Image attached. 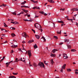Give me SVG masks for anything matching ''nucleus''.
Here are the masks:
<instances>
[{"label":"nucleus","mask_w":78,"mask_h":78,"mask_svg":"<svg viewBox=\"0 0 78 78\" xmlns=\"http://www.w3.org/2000/svg\"><path fill=\"white\" fill-rule=\"evenodd\" d=\"M19 22L16 21L14 22V24H15V25H16V24H19Z\"/></svg>","instance_id":"473e14b6"},{"label":"nucleus","mask_w":78,"mask_h":78,"mask_svg":"<svg viewBox=\"0 0 78 78\" xmlns=\"http://www.w3.org/2000/svg\"><path fill=\"white\" fill-rule=\"evenodd\" d=\"M38 28H37L39 30H40V29H41V28H42V27L41 26H40V25H39Z\"/></svg>","instance_id":"a878e982"},{"label":"nucleus","mask_w":78,"mask_h":78,"mask_svg":"<svg viewBox=\"0 0 78 78\" xmlns=\"http://www.w3.org/2000/svg\"><path fill=\"white\" fill-rule=\"evenodd\" d=\"M26 3H27V1H24V2H22L21 3V4L22 5H24V4H25Z\"/></svg>","instance_id":"aec40b11"},{"label":"nucleus","mask_w":78,"mask_h":78,"mask_svg":"<svg viewBox=\"0 0 78 78\" xmlns=\"http://www.w3.org/2000/svg\"><path fill=\"white\" fill-rule=\"evenodd\" d=\"M12 30H16V28H15V27H13Z\"/></svg>","instance_id":"774afa93"},{"label":"nucleus","mask_w":78,"mask_h":78,"mask_svg":"<svg viewBox=\"0 0 78 78\" xmlns=\"http://www.w3.org/2000/svg\"><path fill=\"white\" fill-rule=\"evenodd\" d=\"M12 62V61L10 62H7L5 63V64L6 65H8V64H9L11 63V62Z\"/></svg>","instance_id":"b1692460"},{"label":"nucleus","mask_w":78,"mask_h":78,"mask_svg":"<svg viewBox=\"0 0 78 78\" xmlns=\"http://www.w3.org/2000/svg\"><path fill=\"white\" fill-rule=\"evenodd\" d=\"M34 48H37V44H35V45L34 46Z\"/></svg>","instance_id":"6ab92c4d"},{"label":"nucleus","mask_w":78,"mask_h":78,"mask_svg":"<svg viewBox=\"0 0 78 78\" xmlns=\"http://www.w3.org/2000/svg\"><path fill=\"white\" fill-rule=\"evenodd\" d=\"M28 11L27 10H25L24 12H25L26 13H27V12H28Z\"/></svg>","instance_id":"a19ab883"},{"label":"nucleus","mask_w":78,"mask_h":78,"mask_svg":"<svg viewBox=\"0 0 78 78\" xmlns=\"http://www.w3.org/2000/svg\"><path fill=\"white\" fill-rule=\"evenodd\" d=\"M30 15H27V16L28 17H30Z\"/></svg>","instance_id":"0e129e2a"},{"label":"nucleus","mask_w":78,"mask_h":78,"mask_svg":"<svg viewBox=\"0 0 78 78\" xmlns=\"http://www.w3.org/2000/svg\"><path fill=\"white\" fill-rule=\"evenodd\" d=\"M20 14H24V13L23 12H20Z\"/></svg>","instance_id":"de8ad7c7"},{"label":"nucleus","mask_w":78,"mask_h":78,"mask_svg":"<svg viewBox=\"0 0 78 78\" xmlns=\"http://www.w3.org/2000/svg\"><path fill=\"white\" fill-rule=\"evenodd\" d=\"M18 46L17 45H15L14 44H13V45L11 46L12 48H16V47H17Z\"/></svg>","instance_id":"0eeeda50"},{"label":"nucleus","mask_w":78,"mask_h":78,"mask_svg":"<svg viewBox=\"0 0 78 78\" xmlns=\"http://www.w3.org/2000/svg\"><path fill=\"white\" fill-rule=\"evenodd\" d=\"M32 21H33L32 20H28V22H32Z\"/></svg>","instance_id":"69168bd1"},{"label":"nucleus","mask_w":78,"mask_h":78,"mask_svg":"<svg viewBox=\"0 0 78 78\" xmlns=\"http://www.w3.org/2000/svg\"><path fill=\"white\" fill-rule=\"evenodd\" d=\"M39 25H40L37 23H36L35 24H34L35 27V28H39Z\"/></svg>","instance_id":"423d86ee"},{"label":"nucleus","mask_w":78,"mask_h":78,"mask_svg":"<svg viewBox=\"0 0 78 78\" xmlns=\"http://www.w3.org/2000/svg\"><path fill=\"white\" fill-rule=\"evenodd\" d=\"M48 1L51 3H55V2L52 0H48Z\"/></svg>","instance_id":"f8f14e48"},{"label":"nucleus","mask_w":78,"mask_h":78,"mask_svg":"<svg viewBox=\"0 0 78 78\" xmlns=\"http://www.w3.org/2000/svg\"><path fill=\"white\" fill-rule=\"evenodd\" d=\"M22 58H21L20 59H19L18 60V62L19 61H23V62H25V60H22Z\"/></svg>","instance_id":"4be33fe9"},{"label":"nucleus","mask_w":78,"mask_h":78,"mask_svg":"<svg viewBox=\"0 0 78 78\" xmlns=\"http://www.w3.org/2000/svg\"><path fill=\"white\" fill-rule=\"evenodd\" d=\"M42 39H43L44 41V42H46V39H45V38L44 37H42Z\"/></svg>","instance_id":"c756f323"},{"label":"nucleus","mask_w":78,"mask_h":78,"mask_svg":"<svg viewBox=\"0 0 78 78\" xmlns=\"http://www.w3.org/2000/svg\"><path fill=\"white\" fill-rule=\"evenodd\" d=\"M16 12H17V11H16L15 12H12V14H13V15H16Z\"/></svg>","instance_id":"2f4dec72"},{"label":"nucleus","mask_w":78,"mask_h":78,"mask_svg":"<svg viewBox=\"0 0 78 78\" xmlns=\"http://www.w3.org/2000/svg\"><path fill=\"white\" fill-rule=\"evenodd\" d=\"M8 41H5V42L3 43V44H6V43H7Z\"/></svg>","instance_id":"8fccbe9b"},{"label":"nucleus","mask_w":78,"mask_h":78,"mask_svg":"<svg viewBox=\"0 0 78 78\" xmlns=\"http://www.w3.org/2000/svg\"><path fill=\"white\" fill-rule=\"evenodd\" d=\"M18 62V61L17 60H16L15 61L13 62Z\"/></svg>","instance_id":"3c124183"},{"label":"nucleus","mask_w":78,"mask_h":78,"mask_svg":"<svg viewBox=\"0 0 78 78\" xmlns=\"http://www.w3.org/2000/svg\"><path fill=\"white\" fill-rule=\"evenodd\" d=\"M62 44H63V43H62V42H61V43H59V45H62Z\"/></svg>","instance_id":"49530a36"},{"label":"nucleus","mask_w":78,"mask_h":78,"mask_svg":"<svg viewBox=\"0 0 78 78\" xmlns=\"http://www.w3.org/2000/svg\"><path fill=\"white\" fill-rule=\"evenodd\" d=\"M34 42V40H30L28 41V43L29 44H30V43H32V42Z\"/></svg>","instance_id":"1a4fd4ad"},{"label":"nucleus","mask_w":78,"mask_h":78,"mask_svg":"<svg viewBox=\"0 0 78 78\" xmlns=\"http://www.w3.org/2000/svg\"><path fill=\"white\" fill-rule=\"evenodd\" d=\"M14 52V51H13V50H12L11 51V53H12Z\"/></svg>","instance_id":"5fc2aeb1"},{"label":"nucleus","mask_w":78,"mask_h":78,"mask_svg":"<svg viewBox=\"0 0 78 78\" xmlns=\"http://www.w3.org/2000/svg\"><path fill=\"white\" fill-rule=\"evenodd\" d=\"M33 65L35 67H37V65L36 63H34Z\"/></svg>","instance_id":"a211bd4d"},{"label":"nucleus","mask_w":78,"mask_h":78,"mask_svg":"<svg viewBox=\"0 0 78 78\" xmlns=\"http://www.w3.org/2000/svg\"><path fill=\"white\" fill-rule=\"evenodd\" d=\"M38 2L37 1H34V3H37Z\"/></svg>","instance_id":"37998d69"},{"label":"nucleus","mask_w":78,"mask_h":78,"mask_svg":"<svg viewBox=\"0 0 78 78\" xmlns=\"http://www.w3.org/2000/svg\"><path fill=\"white\" fill-rule=\"evenodd\" d=\"M2 36H3V37H5V34H3Z\"/></svg>","instance_id":"680f3d73"},{"label":"nucleus","mask_w":78,"mask_h":78,"mask_svg":"<svg viewBox=\"0 0 78 78\" xmlns=\"http://www.w3.org/2000/svg\"><path fill=\"white\" fill-rule=\"evenodd\" d=\"M28 56H29V57L30 58H31V56H32V54H31V51H28Z\"/></svg>","instance_id":"7ed1b4c3"},{"label":"nucleus","mask_w":78,"mask_h":78,"mask_svg":"<svg viewBox=\"0 0 78 78\" xmlns=\"http://www.w3.org/2000/svg\"><path fill=\"white\" fill-rule=\"evenodd\" d=\"M58 50L57 49H54L52 51V52H53V53H55L56 51H57Z\"/></svg>","instance_id":"9d476101"},{"label":"nucleus","mask_w":78,"mask_h":78,"mask_svg":"<svg viewBox=\"0 0 78 78\" xmlns=\"http://www.w3.org/2000/svg\"><path fill=\"white\" fill-rule=\"evenodd\" d=\"M58 22L59 23H64L62 21H58Z\"/></svg>","instance_id":"c9c22d12"},{"label":"nucleus","mask_w":78,"mask_h":78,"mask_svg":"<svg viewBox=\"0 0 78 78\" xmlns=\"http://www.w3.org/2000/svg\"><path fill=\"white\" fill-rule=\"evenodd\" d=\"M54 38H55L56 39H58V37H57V36H54Z\"/></svg>","instance_id":"e433bc0d"},{"label":"nucleus","mask_w":78,"mask_h":78,"mask_svg":"<svg viewBox=\"0 0 78 78\" xmlns=\"http://www.w3.org/2000/svg\"><path fill=\"white\" fill-rule=\"evenodd\" d=\"M64 41H65V42H69V39H65Z\"/></svg>","instance_id":"f3484780"},{"label":"nucleus","mask_w":78,"mask_h":78,"mask_svg":"<svg viewBox=\"0 0 78 78\" xmlns=\"http://www.w3.org/2000/svg\"><path fill=\"white\" fill-rule=\"evenodd\" d=\"M11 36L12 37H14V36H16V34L14 33L11 34Z\"/></svg>","instance_id":"5701e85b"},{"label":"nucleus","mask_w":78,"mask_h":78,"mask_svg":"<svg viewBox=\"0 0 78 78\" xmlns=\"http://www.w3.org/2000/svg\"><path fill=\"white\" fill-rule=\"evenodd\" d=\"M39 12L40 13H41V14H44V12L43 11H41V12L40 11V12Z\"/></svg>","instance_id":"72a5a7b5"},{"label":"nucleus","mask_w":78,"mask_h":78,"mask_svg":"<svg viewBox=\"0 0 78 78\" xmlns=\"http://www.w3.org/2000/svg\"><path fill=\"white\" fill-rule=\"evenodd\" d=\"M22 11H23L24 12L25 10V9H22Z\"/></svg>","instance_id":"bf43d9fd"},{"label":"nucleus","mask_w":78,"mask_h":78,"mask_svg":"<svg viewBox=\"0 0 78 78\" xmlns=\"http://www.w3.org/2000/svg\"><path fill=\"white\" fill-rule=\"evenodd\" d=\"M4 25L5 27H8V26L6 25V23H4Z\"/></svg>","instance_id":"7c9ffc66"},{"label":"nucleus","mask_w":78,"mask_h":78,"mask_svg":"<svg viewBox=\"0 0 78 78\" xmlns=\"http://www.w3.org/2000/svg\"><path fill=\"white\" fill-rule=\"evenodd\" d=\"M33 9H40V8L39 7H35L33 8Z\"/></svg>","instance_id":"9b49d317"},{"label":"nucleus","mask_w":78,"mask_h":78,"mask_svg":"<svg viewBox=\"0 0 78 78\" xmlns=\"http://www.w3.org/2000/svg\"><path fill=\"white\" fill-rule=\"evenodd\" d=\"M39 30H40V31H41V32H42V31H43V30H42V29H39Z\"/></svg>","instance_id":"6e6d98bb"},{"label":"nucleus","mask_w":78,"mask_h":78,"mask_svg":"<svg viewBox=\"0 0 78 78\" xmlns=\"http://www.w3.org/2000/svg\"><path fill=\"white\" fill-rule=\"evenodd\" d=\"M35 36H36V38H37V39H39L40 36H39L38 35H35Z\"/></svg>","instance_id":"4468645a"},{"label":"nucleus","mask_w":78,"mask_h":78,"mask_svg":"<svg viewBox=\"0 0 78 78\" xmlns=\"http://www.w3.org/2000/svg\"><path fill=\"white\" fill-rule=\"evenodd\" d=\"M71 51H76V50L75 49H71Z\"/></svg>","instance_id":"58836bf2"},{"label":"nucleus","mask_w":78,"mask_h":78,"mask_svg":"<svg viewBox=\"0 0 78 78\" xmlns=\"http://www.w3.org/2000/svg\"><path fill=\"white\" fill-rule=\"evenodd\" d=\"M67 46L68 47V48L69 49H70L72 47L71 46L69 45H67Z\"/></svg>","instance_id":"393cba45"},{"label":"nucleus","mask_w":78,"mask_h":78,"mask_svg":"<svg viewBox=\"0 0 78 78\" xmlns=\"http://www.w3.org/2000/svg\"><path fill=\"white\" fill-rule=\"evenodd\" d=\"M9 78H12V76H11L9 77Z\"/></svg>","instance_id":"052dcab7"},{"label":"nucleus","mask_w":78,"mask_h":78,"mask_svg":"<svg viewBox=\"0 0 78 78\" xmlns=\"http://www.w3.org/2000/svg\"><path fill=\"white\" fill-rule=\"evenodd\" d=\"M66 66V64H65L63 65V66L62 67V68L61 70V72H62V73L63 72V69H65Z\"/></svg>","instance_id":"f03ea898"},{"label":"nucleus","mask_w":78,"mask_h":78,"mask_svg":"<svg viewBox=\"0 0 78 78\" xmlns=\"http://www.w3.org/2000/svg\"><path fill=\"white\" fill-rule=\"evenodd\" d=\"M11 23H13V24H14V22L11 21Z\"/></svg>","instance_id":"13d9d810"},{"label":"nucleus","mask_w":78,"mask_h":78,"mask_svg":"<svg viewBox=\"0 0 78 78\" xmlns=\"http://www.w3.org/2000/svg\"><path fill=\"white\" fill-rule=\"evenodd\" d=\"M70 20H71V22H72V23H73V19H71Z\"/></svg>","instance_id":"864d4df0"},{"label":"nucleus","mask_w":78,"mask_h":78,"mask_svg":"<svg viewBox=\"0 0 78 78\" xmlns=\"http://www.w3.org/2000/svg\"><path fill=\"white\" fill-rule=\"evenodd\" d=\"M64 9H64V8L61 9H60V11H64Z\"/></svg>","instance_id":"4c0bfd02"},{"label":"nucleus","mask_w":78,"mask_h":78,"mask_svg":"<svg viewBox=\"0 0 78 78\" xmlns=\"http://www.w3.org/2000/svg\"><path fill=\"white\" fill-rule=\"evenodd\" d=\"M24 21H25V22H28V20H23Z\"/></svg>","instance_id":"c03bdc74"},{"label":"nucleus","mask_w":78,"mask_h":78,"mask_svg":"<svg viewBox=\"0 0 78 78\" xmlns=\"http://www.w3.org/2000/svg\"><path fill=\"white\" fill-rule=\"evenodd\" d=\"M21 8H30V7L25 5H22L21 6Z\"/></svg>","instance_id":"2eb2a0df"},{"label":"nucleus","mask_w":78,"mask_h":78,"mask_svg":"<svg viewBox=\"0 0 78 78\" xmlns=\"http://www.w3.org/2000/svg\"><path fill=\"white\" fill-rule=\"evenodd\" d=\"M12 78H16V77L15 76H12Z\"/></svg>","instance_id":"e2e57ef3"},{"label":"nucleus","mask_w":78,"mask_h":78,"mask_svg":"<svg viewBox=\"0 0 78 78\" xmlns=\"http://www.w3.org/2000/svg\"><path fill=\"white\" fill-rule=\"evenodd\" d=\"M39 66H40L41 67H45V65H44V64L42 62H40L38 65Z\"/></svg>","instance_id":"f257e3e1"},{"label":"nucleus","mask_w":78,"mask_h":78,"mask_svg":"<svg viewBox=\"0 0 78 78\" xmlns=\"http://www.w3.org/2000/svg\"><path fill=\"white\" fill-rule=\"evenodd\" d=\"M12 74H13V75H17V74H18V73H13Z\"/></svg>","instance_id":"f704fd0d"},{"label":"nucleus","mask_w":78,"mask_h":78,"mask_svg":"<svg viewBox=\"0 0 78 78\" xmlns=\"http://www.w3.org/2000/svg\"><path fill=\"white\" fill-rule=\"evenodd\" d=\"M4 30L5 31V32H8V31H9V30H6L4 29Z\"/></svg>","instance_id":"4d7b16f0"},{"label":"nucleus","mask_w":78,"mask_h":78,"mask_svg":"<svg viewBox=\"0 0 78 78\" xmlns=\"http://www.w3.org/2000/svg\"><path fill=\"white\" fill-rule=\"evenodd\" d=\"M65 55H65L64 56L63 58H64V59H67L68 58H69V57H68V56H67V54H65Z\"/></svg>","instance_id":"6e6552de"},{"label":"nucleus","mask_w":78,"mask_h":78,"mask_svg":"<svg viewBox=\"0 0 78 78\" xmlns=\"http://www.w3.org/2000/svg\"><path fill=\"white\" fill-rule=\"evenodd\" d=\"M22 50H25V52H24V53L25 54H27V51H26V50H25V48H24V47L23 48Z\"/></svg>","instance_id":"412c9836"},{"label":"nucleus","mask_w":78,"mask_h":78,"mask_svg":"<svg viewBox=\"0 0 78 78\" xmlns=\"http://www.w3.org/2000/svg\"><path fill=\"white\" fill-rule=\"evenodd\" d=\"M32 31H33V32L34 33H36V32L35 31V30H34V29H32Z\"/></svg>","instance_id":"a18cd8bd"},{"label":"nucleus","mask_w":78,"mask_h":78,"mask_svg":"<svg viewBox=\"0 0 78 78\" xmlns=\"http://www.w3.org/2000/svg\"><path fill=\"white\" fill-rule=\"evenodd\" d=\"M71 11H78V8L72 9H71Z\"/></svg>","instance_id":"39448f33"},{"label":"nucleus","mask_w":78,"mask_h":78,"mask_svg":"<svg viewBox=\"0 0 78 78\" xmlns=\"http://www.w3.org/2000/svg\"><path fill=\"white\" fill-rule=\"evenodd\" d=\"M44 63L46 65H48V63H46V61H44Z\"/></svg>","instance_id":"ea45409f"},{"label":"nucleus","mask_w":78,"mask_h":78,"mask_svg":"<svg viewBox=\"0 0 78 78\" xmlns=\"http://www.w3.org/2000/svg\"><path fill=\"white\" fill-rule=\"evenodd\" d=\"M22 35L23 37H24L25 38H27V33H26L24 32V33H23Z\"/></svg>","instance_id":"20e7f679"},{"label":"nucleus","mask_w":78,"mask_h":78,"mask_svg":"<svg viewBox=\"0 0 78 78\" xmlns=\"http://www.w3.org/2000/svg\"><path fill=\"white\" fill-rule=\"evenodd\" d=\"M51 63L52 64H53V63H54V62H53V59L51 60Z\"/></svg>","instance_id":"cd10ccee"},{"label":"nucleus","mask_w":78,"mask_h":78,"mask_svg":"<svg viewBox=\"0 0 78 78\" xmlns=\"http://www.w3.org/2000/svg\"><path fill=\"white\" fill-rule=\"evenodd\" d=\"M38 17H39V16H36V15H35V18H36H36H37Z\"/></svg>","instance_id":"09e8293b"},{"label":"nucleus","mask_w":78,"mask_h":78,"mask_svg":"<svg viewBox=\"0 0 78 78\" xmlns=\"http://www.w3.org/2000/svg\"><path fill=\"white\" fill-rule=\"evenodd\" d=\"M67 72H71L72 70H71V69H68L67 70Z\"/></svg>","instance_id":"bb28decb"},{"label":"nucleus","mask_w":78,"mask_h":78,"mask_svg":"<svg viewBox=\"0 0 78 78\" xmlns=\"http://www.w3.org/2000/svg\"><path fill=\"white\" fill-rule=\"evenodd\" d=\"M75 74H76V75H78V72H75Z\"/></svg>","instance_id":"603ef678"},{"label":"nucleus","mask_w":78,"mask_h":78,"mask_svg":"<svg viewBox=\"0 0 78 78\" xmlns=\"http://www.w3.org/2000/svg\"><path fill=\"white\" fill-rule=\"evenodd\" d=\"M6 6H8V5H6L5 4L0 5V7H6Z\"/></svg>","instance_id":"ddd939ff"},{"label":"nucleus","mask_w":78,"mask_h":78,"mask_svg":"<svg viewBox=\"0 0 78 78\" xmlns=\"http://www.w3.org/2000/svg\"><path fill=\"white\" fill-rule=\"evenodd\" d=\"M57 33L58 34H61V30H60V32H57Z\"/></svg>","instance_id":"c85d7f7f"},{"label":"nucleus","mask_w":78,"mask_h":78,"mask_svg":"<svg viewBox=\"0 0 78 78\" xmlns=\"http://www.w3.org/2000/svg\"><path fill=\"white\" fill-rule=\"evenodd\" d=\"M18 50H19V51H21V52H23V51H22L21 48H19Z\"/></svg>","instance_id":"79ce46f5"},{"label":"nucleus","mask_w":78,"mask_h":78,"mask_svg":"<svg viewBox=\"0 0 78 78\" xmlns=\"http://www.w3.org/2000/svg\"><path fill=\"white\" fill-rule=\"evenodd\" d=\"M44 15L45 16H47V14H46V13H44Z\"/></svg>","instance_id":"338daca9"},{"label":"nucleus","mask_w":78,"mask_h":78,"mask_svg":"<svg viewBox=\"0 0 78 78\" xmlns=\"http://www.w3.org/2000/svg\"><path fill=\"white\" fill-rule=\"evenodd\" d=\"M56 54H51V57H56Z\"/></svg>","instance_id":"dca6fc26"}]
</instances>
